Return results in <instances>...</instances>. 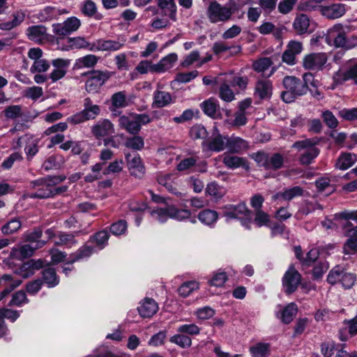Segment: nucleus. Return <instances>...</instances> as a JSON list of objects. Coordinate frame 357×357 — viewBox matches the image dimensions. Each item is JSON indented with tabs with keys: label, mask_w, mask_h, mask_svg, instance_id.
Instances as JSON below:
<instances>
[{
	"label": "nucleus",
	"mask_w": 357,
	"mask_h": 357,
	"mask_svg": "<svg viewBox=\"0 0 357 357\" xmlns=\"http://www.w3.org/2000/svg\"><path fill=\"white\" fill-rule=\"evenodd\" d=\"M227 135H221L215 128L212 135L207 140L203 141L202 146L211 151L220 152L227 149Z\"/></svg>",
	"instance_id": "obj_9"
},
{
	"label": "nucleus",
	"mask_w": 357,
	"mask_h": 357,
	"mask_svg": "<svg viewBox=\"0 0 357 357\" xmlns=\"http://www.w3.org/2000/svg\"><path fill=\"white\" fill-rule=\"evenodd\" d=\"M125 146L133 150L139 151L144 148V139L140 136H134L126 139Z\"/></svg>",
	"instance_id": "obj_54"
},
{
	"label": "nucleus",
	"mask_w": 357,
	"mask_h": 357,
	"mask_svg": "<svg viewBox=\"0 0 357 357\" xmlns=\"http://www.w3.org/2000/svg\"><path fill=\"white\" fill-rule=\"evenodd\" d=\"M321 118L325 124L331 129L336 128L338 126V121L332 112L325 110L321 114Z\"/></svg>",
	"instance_id": "obj_58"
},
{
	"label": "nucleus",
	"mask_w": 357,
	"mask_h": 357,
	"mask_svg": "<svg viewBox=\"0 0 357 357\" xmlns=\"http://www.w3.org/2000/svg\"><path fill=\"white\" fill-rule=\"evenodd\" d=\"M84 234L82 230L75 231L73 233H67L64 231H59L55 236L54 245L57 246H66L71 248L77 243L75 239L76 236Z\"/></svg>",
	"instance_id": "obj_16"
},
{
	"label": "nucleus",
	"mask_w": 357,
	"mask_h": 357,
	"mask_svg": "<svg viewBox=\"0 0 357 357\" xmlns=\"http://www.w3.org/2000/svg\"><path fill=\"white\" fill-rule=\"evenodd\" d=\"M100 109L85 108L67 119V122L75 125L86 121L93 120L100 114Z\"/></svg>",
	"instance_id": "obj_14"
},
{
	"label": "nucleus",
	"mask_w": 357,
	"mask_h": 357,
	"mask_svg": "<svg viewBox=\"0 0 357 357\" xmlns=\"http://www.w3.org/2000/svg\"><path fill=\"white\" fill-rule=\"evenodd\" d=\"M66 178V176H49L30 182V188L35 190L29 195L31 199H48L52 197V185H56Z\"/></svg>",
	"instance_id": "obj_1"
},
{
	"label": "nucleus",
	"mask_w": 357,
	"mask_h": 357,
	"mask_svg": "<svg viewBox=\"0 0 357 357\" xmlns=\"http://www.w3.org/2000/svg\"><path fill=\"white\" fill-rule=\"evenodd\" d=\"M326 43L336 48L351 49L353 45L347 37V31L341 24H336L330 28L325 34Z\"/></svg>",
	"instance_id": "obj_4"
},
{
	"label": "nucleus",
	"mask_w": 357,
	"mask_h": 357,
	"mask_svg": "<svg viewBox=\"0 0 357 357\" xmlns=\"http://www.w3.org/2000/svg\"><path fill=\"white\" fill-rule=\"evenodd\" d=\"M29 299L26 296L25 291L23 290H19L15 292L12 298L8 303L9 306H21L23 304H26L29 303Z\"/></svg>",
	"instance_id": "obj_50"
},
{
	"label": "nucleus",
	"mask_w": 357,
	"mask_h": 357,
	"mask_svg": "<svg viewBox=\"0 0 357 357\" xmlns=\"http://www.w3.org/2000/svg\"><path fill=\"white\" fill-rule=\"evenodd\" d=\"M169 341L182 349H187L192 345V339L183 333L176 334L169 338Z\"/></svg>",
	"instance_id": "obj_43"
},
{
	"label": "nucleus",
	"mask_w": 357,
	"mask_h": 357,
	"mask_svg": "<svg viewBox=\"0 0 357 357\" xmlns=\"http://www.w3.org/2000/svg\"><path fill=\"white\" fill-rule=\"evenodd\" d=\"M126 160L132 175L140 178L145 174V167L138 153H126Z\"/></svg>",
	"instance_id": "obj_12"
},
{
	"label": "nucleus",
	"mask_w": 357,
	"mask_h": 357,
	"mask_svg": "<svg viewBox=\"0 0 357 357\" xmlns=\"http://www.w3.org/2000/svg\"><path fill=\"white\" fill-rule=\"evenodd\" d=\"M105 162H98L92 166V173L87 174L84 177V181L88 183H92L94 181L101 178V171L103 169Z\"/></svg>",
	"instance_id": "obj_48"
},
{
	"label": "nucleus",
	"mask_w": 357,
	"mask_h": 357,
	"mask_svg": "<svg viewBox=\"0 0 357 357\" xmlns=\"http://www.w3.org/2000/svg\"><path fill=\"white\" fill-rule=\"evenodd\" d=\"M81 11L85 16L91 17L97 13L96 4L92 0H86L82 3Z\"/></svg>",
	"instance_id": "obj_56"
},
{
	"label": "nucleus",
	"mask_w": 357,
	"mask_h": 357,
	"mask_svg": "<svg viewBox=\"0 0 357 357\" xmlns=\"http://www.w3.org/2000/svg\"><path fill=\"white\" fill-rule=\"evenodd\" d=\"M346 12L345 6L342 3H328L326 1L321 8V15L328 20L341 17Z\"/></svg>",
	"instance_id": "obj_15"
},
{
	"label": "nucleus",
	"mask_w": 357,
	"mask_h": 357,
	"mask_svg": "<svg viewBox=\"0 0 357 357\" xmlns=\"http://www.w3.org/2000/svg\"><path fill=\"white\" fill-rule=\"evenodd\" d=\"M94 250V247L84 244L75 252H73L70 255V260L67 264H72L77 261L89 257L93 253Z\"/></svg>",
	"instance_id": "obj_26"
},
{
	"label": "nucleus",
	"mask_w": 357,
	"mask_h": 357,
	"mask_svg": "<svg viewBox=\"0 0 357 357\" xmlns=\"http://www.w3.org/2000/svg\"><path fill=\"white\" fill-rule=\"evenodd\" d=\"M250 352L252 357H266L269 355L270 344L268 343H257L250 347Z\"/></svg>",
	"instance_id": "obj_40"
},
{
	"label": "nucleus",
	"mask_w": 357,
	"mask_h": 357,
	"mask_svg": "<svg viewBox=\"0 0 357 357\" xmlns=\"http://www.w3.org/2000/svg\"><path fill=\"white\" fill-rule=\"evenodd\" d=\"M3 114L7 119H10L22 117V107L21 105H10L5 108Z\"/></svg>",
	"instance_id": "obj_53"
},
{
	"label": "nucleus",
	"mask_w": 357,
	"mask_h": 357,
	"mask_svg": "<svg viewBox=\"0 0 357 357\" xmlns=\"http://www.w3.org/2000/svg\"><path fill=\"white\" fill-rule=\"evenodd\" d=\"M251 158L257 163L258 166L262 167L267 170L269 153L264 151H259L253 153L251 155Z\"/></svg>",
	"instance_id": "obj_52"
},
{
	"label": "nucleus",
	"mask_w": 357,
	"mask_h": 357,
	"mask_svg": "<svg viewBox=\"0 0 357 357\" xmlns=\"http://www.w3.org/2000/svg\"><path fill=\"white\" fill-rule=\"evenodd\" d=\"M172 96L169 92L157 90L153 93V106L157 108L164 107L172 102Z\"/></svg>",
	"instance_id": "obj_28"
},
{
	"label": "nucleus",
	"mask_w": 357,
	"mask_h": 357,
	"mask_svg": "<svg viewBox=\"0 0 357 357\" xmlns=\"http://www.w3.org/2000/svg\"><path fill=\"white\" fill-rule=\"evenodd\" d=\"M137 310L141 317L144 318L151 317L157 312L158 306L153 298H146L140 303Z\"/></svg>",
	"instance_id": "obj_20"
},
{
	"label": "nucleus",
	"mask_w": 357,
	"mask_h": 357,
	"mask_svg": "<svg viewBox=\"0 0 357 357\" xmlns=\"http://www.w3.org/2000/svg\"><path fill=\"white\" fill-rule=\"evenodd\" d=\"M152 218L161 223L165 222L169 216V206L166 208H157L151 213Z\"/></svg>",
	"instance_id": "obj_57"
},
{
	"label": "nucleus",
	"mask_w": 357,
	"mask_h": 357,
	"mask_svg": "<svg viewBox=\"0 0 357 357\" xmlns=\"http://www.w3.org/2000/svg\"><path fill=\"white\" fill-rule=\"evenodd\" d=\"M273 84L268 79H259L256 82L255 95L260 99H269L272 96Z\"/></svg>",
	"instance_id": "obj_19"
},
{
	"label": "nucleus",
	"mask_w": 357,
	"mask_h": 357,
	"mask_svg": "<svg viewBox=\"0 0 357 357\" xmlns=\"http://www.w3.org/2000/svg\"><path fill=\"white\" fill-rule=\"evenodd\" d=\"M258 31L262 35L273 33L275 38H280L282 34V29L275 27V26L270 22H265L257 28Z\"/></svg>",
	"instance_id": "obj_39"
},
{
	"label": "nucleus",
	"mask_w": 357,
	"mask_h": 357,
	"mask_svg": "<svg viewBox=\"0 0 357 357\" xmlns=\"http://www.w3.org/2000/svg\"><path fill=\"white\" fill-rule=\"evenodd\" d=\"M327 61L324 53H312L306 55L303 60V66L306 70H319Z\"/></svg>",
	"instance_id": "obj_11"
},
{
	"label": "nucleus",
	"mask_w": 357,
	"mask_h": 357,
	"mask_svg": "<svg viewBox=\"0 0 357 357\" xmlns=\"http://www.w3.org/2000/svg\"><path fill=\"white\" fill-rule=\"evenodd\" d=\"M357 160V156L351 153H342L337 158L335 166L337 168L345 170L351 167Z\"/></svg>",
	"instance_id": "obj_31"
},
{
	"label": "nucleus",
	"mask_w": 357,
	"mask_h": 357,
	"mask_svg": "<svg viewBox=\"0 0 357 357\" xmlns=\"http://www.w3.org/2000/svg\"><path fill=\"white\" fill-rule=\"evenodd\" d=\"M41 274L43 284H45L47 287L52 288L59 284V277L54 268L47 267L41 272Z\"/></svg>",
	"instance_id": "obj_24"
},
{
	"label": "nucleus",
	"mask_w": 357,
	"mask_h": 357,
	"mask_svg": "<svg viewBox=\"0 0 357 357\" xmlns=\"http://www.w3.org/2000/svg\"><path fill=\"white\" fill-rule=\"evenodd\" d=\"M218 218V213L211 209L203 210L198 214L199 220L206 225H211L215 223Z\"/></svg>",
	"instance_id": "obj_38"
},
{
	"label": "nucleus",
	"mask_w": 357,
	"mask_h": 357,
	"mask_svg": "<svg viewBox=\"0 0 357 357\" xmlns=\"http://www.w3.org/2000/svg\"><path fill=\"white\" fill-rule=\"evenodd\" d=\"M50 68V63L45 59H39L34 61L33 63L31 66L30 71L32 73H44Z\"/></svg>",
	"instance_id": "obj_62"
},
{
	"label": "nucleus",
	"mask_w": 357,
	"mask_h": 357,
	"mask_svg": "<svg viewBox=\"0 0 357 357\" xmlns=\"http://www.w3.org/2000/svg\"><path fill=\"white\" fill-rule=\"evenodd\" d=\"M339 117L348 121L357 120V107L351 109L344 108L337 113Z\"/></svg>",
	"instance_id": "obj_61"
},
{
	"label": "nucleus",
	"mask_w": 357,
	"mask_h": 357,
	"mask_svg": "<svg viewBox=\"0 0 357 357\" xmlns=\"http://www.w3.org/2000/svg\"><path fill=\"white\" fill-rule=\"evenodd\" d=\"M177 59L178 56L176 53H171L165 56L158 63H155L154 68L155 73H161L169 70L173 67Z\"/></svg>",
	"instance_id": "obj_23"
},
{
	"label": "nucleus",
	"mask_w": 357,
	"mask_h": 357,
	"mask_svg": "<svg viewBox=\"0 0 357 357\" xmlns=\"http://www.w3.org/2000/svg\"><path fill=\"white\" fill-rule=\"evenodd\" d=\"M119 124L121 128L125 129L128 132L132 135H137L141 130V126L135 121L126 116H121L119 119Z\"/></svg>",
	"instance_id": "obj_25"
},
{
	"label": "nucleus",
	"mask_w": 357,
	"mask_h": 357,
	"mask_svg": "<svg viewBox=\"0 0 357 357\" xmlns=\"http://www.w3.org/2000/svg\"><path fill=\"white\" fill-rule=\"evenodd\" d=\"M43 235V230L40 227H36L30 232H27L24 236V240L29 243H35V248H40L46 244L45 241L40 240Z\"/></svg>",
	"instance_id": "obj_30"
},
{
	"label": "nucleus",
	"mask_w": 357,
	"mask_h": 357,
	"mask_svg": "<svg viewBox=\"0 0 357 357\" xmlns=\"http://www.w3.org/2000/svg\"><path fill=\"white\" fill-rule=\"evenodd\" d=\"M90 75L85 84V89L89 93L97 92L100 86H102L111 76V73L107 70H93L82 74V75Z\"/></svg>",
	"instance_id": "obj_8"
},
{
	"label": "nucleus",
	"mask_w": 357,
	"mask_h": 357,
	"mask_svg": "<svg viewBox=\"0 0 357 357\" xmlns=\"http://www.w3.org/2000/svg\"><path fill=\"white\" fill-rule=\"evenodd\" d=\"M169 216L179 221L188 219L191 216V212L187 209H178L174 206H169Z\"/></svg>",
	"instance_id": "obj_41"
},
{
	"label": "nucleus",
	"mask_w": 357,
	"mask_h": 357,
	"mask_svg": "<svg viewBox=\"0 0 357 357\" xmlns=\"http://www.w3.org/2000/svg\"><path fill=\"white\" fill-rule=\"evenodd\" d=\"M304 190L300 186L284 189L281 192V198L285 201H291L296 197L303 196Z\"/></svg>",
	"instance_id": "obj_46"
},
{
	"label": "nucleus",
	"mask_w": 357,
	"mask_h": 357,
	"mask_svg": "<svg viewBox=\"0 0 357 357\" xmlns=\"http://www.w3.org/2000/svg\"><path fill=\"white\" fill-rule=\"evenodd\" d=\"M155 63L150 60H142L135 67V70L140 74H146L149 72L155 73Z\"/></svg>",
	"instance_id": "obj_55"
},
{
	"label": "nucleus",
	"mask_w": 357,
	"mask_h": 357,
	"mask_svg": "<svg viewBox=\"0 0 357 357\" xmlns=\"http://www.w3.org/2000/svg\"><path fill=\"white\" fill-rule=\"evenodd\" d=\"M158 6L160 8L165 15L168 16L173 21L176 20V6L174 0H157Z\"/></svg>",
	"instance_id": "obj_29"
},
{
	"label": "nucleus",
	"mask_w": 357,
	"mask_h": 357,
	"mask_svg": "<svg viewBox=\"0 0 357 357\" xmlns=\"http://www.w3.org/2000/svg\"><path fill=\"white\" fill-rule=\"evenodd\" d=\"M224 165L229 169H237L242 167L248 169V164L245 158L236 155L225 154L222 160Z\"/></svg>",
	"instance_id": "obj_22"
},
{
	"label": "nucleus",
	"mask_w": 357,
	"mask_h": 357,
	"mask_svg": "<svg viewBox=\"0 0 357 357\" xmlns=\"http://www.w3.org/2000/svg\"><path fill=\"white\" fill-rule=\"evenodd\" d=\"M21 227L22 222L20 218H14L1 227V231L3 234H12L17 231Z\"/></svg>",
	"instance_id": "obj_44"
},
{
	"label": "nucleus",
	"mask_w": 357,
	"mask_h": 357,
	"mask_svg": "<svg viewBox=\"0 0 357 357\" xmlns=\"http://www.w3.org/2000/svg\"><path fill=\"white\" fill-rule=\"evenodd\" d=\"M273 64V63L270 58L263 57L253 62L252 68L255 71L261 73L264 77H270L276 70V68L272 67L268 73H266V71L268 70Z\"/></svg>",
	"instance_id": "obj_18"
},
{
	"label": "nucleus",
	"mask_w": 357,
	"mask_h": 357,
	"mask_svg": "<svg viewBox=\"0 0 357 357\" xmlns=\"http://www.w3.org/2000/svg\"><path fill=\"white\" fill-rule=\"evenodd\" d=\"M81 22L76 17L67 18L62 23H56L52 25V31L54 35L58 36L56 43L60 45V41L66 36L76 31L80 26Z\"/></svg>",
	"instance_id": "obj_6"
},
{
	"label": "nucleus",
	"mask_w": 357,
	"mask_h": 357,
	"mask_svg": "<svg viewBox=\"0 0 357 357\" xmlns=\"http://www.w3.org/2000/svg\"><path fill=\"white\" fill-rule=\"evenodd\" d=\"M47 29L43 25L31 26L26 29L27 37L33 41H39L44 38Z\"/></svg>",
	"instance_id": "obj_34"
},
{
	"label": "nucleus",
	"mask_w": 357,
	"mask_h": 357,
	"mask_svg": "<svg viewBox=\"0 0 357 357\" xmlns=\"http://www.w3.org/2000/svg\"><path fill=\"white\" fill-rule=\"evenodd\" d=\"M189 135L190 137L193 139H204L206 138L208 135V132L206 128L200 125L196 124L194 125L189 131Z\"/></svg>",
	"instance_id": "obj_51"
},
{
	"label": "nucleus",
	"mask_w": 357,
	"mask_h": 357,
	"mask_svg": "<svg viewBox=\"0 0 357 357\" xmlns=\"http://www.w3.org/2000/svg\"><path fill=\"white\" fill-rule=\"evenodd\" d=\"M91 132L96 137H104L114 132V126L110 121L104 119L94 125Z\"/></svg>",
	"instance_id": "obj_21"
},
{
	"label": "nucleus",
	"mask_w": 357,
	"mask_h": 357,
	"mask_svg": "<svg viewBox=\"0 0 357 357\" xmlns=\"http://www.w3.org/2000/svg\"><path fill=\"white\" fill-rule=\"evenodd\" d=\"M89 46V42L83 37L68 38L66 47H60L62 50L70 49H86Z\"/></svg>",
	"instance_id": "obj_36"
},
{
	"label": "nucleus",
	"mask_w": 357,
	"mask_h": 357,
	"mask_svg": "<svg viewBox=\"0 0 357 357\" xmlns=\"http://www.w3.org/2000/svg\"><path fill=\"white\" fill-rule=\"evenodd\" d=\"M301 280L302 276L301 273L295 268L293 264L290 265L282 280L284 293L287 295L294 293L300 285Z\"/></svg>",
	"instance_id": "obj_7"
},
{
	"label": "nucleus",
	"mask_w": 357,
	"mask_h": 357,
	"mask_svg": "<svg viewBox=\"0 0 357 357\" xmlns=\"http://www.w3.org/2000/svg\"><path fill=\"white\" fill-rule=\"evenodd\" d=\"M219 95L221 99L226 102H231L234 99V93L229 86L223 83L220 86Z\"/></svg>",
	"instance_id": "obj_60"
},
{
	"label": "nucleus",
	"mask_w": 357,
	"mask_h": 357,
	"mask_svg": "<svg viewBox=\"0 0 357 357\" xmlns=\"http://www.w3.org/2000/svg\"><path fill=\"white\" fill-rule=\"evenodd\" d=\"M199 289V283L196 281L185 282L178 289V292L182 297L188 296L193 291Z\"/></svg>",
	"instance_id": "obj_49"
},
{
	"label": "nucleus",
	"mask_w": 357,
	"mask_h": 357,
	"mask_svg": "<svg viewBox=\"0 0 357 357\" xmlns=\"http://www.w3.org/2000/svg\"><path fill=\"white\" fill-rule=\"evenodd\" d=\"M66 9H60L56 7L47 6L40 13L41 20L43 21H49L53 19H56L59 16L68 13Z\"/></svg>",
	"instance_id": "obj_32"
},
{
	"label": "nucleus",
	"mask_w": 357,
	"mask_h": 357,
	"mask_svg": "<svg viewBox=\"0 0 357 357\" xmlns=\"http://www.w3.org/2000/svg\"><path fill=\"white\" fill-rule=\"evenodd\" d=\"M100 57L93 54H87L84 56L77 59L75 63V68H93L94 67Z\"/></svg>",
	"instance_id": "obj_37"
},
{
	"label": "nucleus",
	"mask_w": 357,
	"mask_h": 357,
	"mask_svg": "<svg viewBox=\"0 0 357 357\" xmlns=\"http://www.w3.org/2000/svg\"><path fill=\"white\" fill-rule=\"evenodd\" d=\"M112 107L115 108H123L128 105L126 94L125 91H119L114 93L111 97Z\"/></svg>",
	"instance_id": "obj_47"
},
{
	"label": "nucleus",
	"mask_w": 357,
	"mask_h": 357,
	"mask_svg": "<svg viewBox=\"0 0 357 357\" xmlns=\"http://www.w3.org/2000/svg\"><path fill=\"white\" fill-rule=\"evenodd\" d=\"M109 237L107 231L102 230L91 236L89 241H95L100 248L102 249L107 244Z\"/></svg>",
	"instance_id": "obj_59"
},
{
	"label": "nucleus",
	"mask_w": 357,
	"mask_h": 357,
	"mask_svg": "<svg viewBox=\"0 0 357 357\" xmlns=\"http://www.w3.org/2000/svg\"><path fill=\"white\" fill-rule=\"evenodd\" d=\"M298 312L297 305L294 303L288 304L282 311L280 317L277 315L281 321L288 324L294 319Z\"/></svg>",
	"instance_id": "obj_35"
},
{
	"label": "nucleus",
	"mask_w": 357,
	"mask_h": 357,
	"mask_svg": "<svg viewBox=\"0 0 357 357\" xmlns=\"http://www.w3.org/2000/svg\"><path fill=\"white\" fill-rule=\"evenodd\" d=\"M222 214L228 220L239 218L241 215L249 217L250 211L244 202L238 204H227L222 208Z\"/></svg>",
	"instance_id": "obj_10"
},
{
	"label": "nucleus",
	"mask_w": 357,
	"mask_h": 357,
	"mask_svg": "<svg viewBox=\"0 0 357 357\" xmlns=\"http://www.w3.org/2000/svg\"><path fill=\"white\" fill-rule=\"evenodd\" d=\"M348 239L344 244V250L347 254L357 252V236L346 235Z\"/></svg>",
	"instance_id": "obj_64"
},
{
	"label": "nucleus",
	"mask_w": 357,
	"mask_h": 357,
	"mask_svg": "<svg viewBox=\"0 0 357 357\" xmlns=\"http://www.w3.org/2000/svg\"><path fill=\"white\" fill-rule=\"evenodd\" d=\"M293 29L298 35L310 33L314 31V24L305 14L297 15L293 22Z\"/></svg>",
	"instance_id": "obj_13"
},
{
	"label": "nucleus",
	"mask_w": 357,
	"mask_h": 357,
	"mask_svg": "<svg viewBox=\"0 0 357 357\" xmlns=\"http://www.w3.org/2000/svg\"><path fill=\"white\" fill-rule=\"evenodd\" d=\"M326 0H307L301 4V8L305 12L319 10L321 14V8Z\"/></svg>",
	"instance_id": "obj_42"
},
{
	"label": "nucleus",
	"mask_w": 357,
	"mask_h": 357,
	"mask_svg": "<svg viewBox=\"0 0 357 357\" xmlns=\"http://www.w3.org/2000/svg\"><path fill=\"white\" fill-rule=\"evenodd\" d=\"M201 108L205 114L213 119H218L220 116L219 105L212 98L204 101L201 104Z\"/></svg>",
	"instance_id": "obj_27"
},
{
	"label": "nucleus",
	"mask_w": 357,
	"mask_h": 357,
	"mask_svg": "<svg viewBox=\"0 0 357 357\" xmlns=\"http://www.w3.org/2000/svg\"><path fill=\"white\" fill-rule=\"evenodd\" d=\"M236 4L229 1L226 6H222L216 1L210 3L207 9V16L212 23L225 22L230 20L236 11Z\"/></svg>",
	"instance_id": "obj_2"
},
{
	"label": "nucleus",
	"mask_w": 357,
	"mask_h": 357,
	"mask_svg": "<svg viewBox=\"0 0 357 357\" xmlns=\"http://www.w3.org/2000/svg\"><path fill=\"white\" fill-rule=\"evenodd\" d=\"M36 250L37 248H35V247L29 244H25L18 248L13 249L11 255L15 259L22 260L31 257Z\"/></svg>",
	"instance_id": "obj_33"
},
{
	"label": "nucleus",
	"mask_w": 357,
	"mask_h": 357,
	"mask_svg": "<svg viewBox=\"0 0 357 357\" xmlns=\"http://www.w3.org/2000/svg\"><path fill=\"white\" fill-rule=\"evenodd\" d=\"M284 156L279 153H275L268 158V163L267 170H278L283 167Z\"/></svg>",
	"instance_id": "obj_45"
},
{
	"label": "nucleus",
	"mask_w": 357,
	"mask_h": 357,
	"mask_svg": "<svg viewBox=\"0 0 357 357\" xmlns=\"http://www.w3.org/2000/svg\"><path fill=\"white\" fill-rule=\"evenodd\" d=\"M319 140L317 138L306 139L296 142L293 144L292 147L298 150L305 149V151L301 154L299 162L303 165H308L312 163L315 158L319 153V149L314 146L317 144Z\"/></svg>",
	"instance_id": "obj_5"
},
{
	"label": "nucleus",
	"mask_w": 357,
	"mask_h": 357,
	"mask_svg": "<svg viewBox=\"0 0 357 357\" xmlns=\"http://www.w3.org/2000/svg\"><path fill=\"white\" fill-rule=\"evenodd\" d=\"M282 84L286 90L281 93V98L285 102H291L306 93V88L302 84V80L295 76H285Z\"/></svg>",
	"instance_id": "obj_3"
},
{
	"label": "nucleus",
	"mask_w": 357,
	"mask_h": 357,
	"mask_svg": "<svg viewBox=\"0 0 357 357\" xmlns=\"http://www.w3.org/2000/svg\"><path fill=\"white\" fill-rule=\"evenodd\" d=\"M249 147V144L245 139L231 135H227V149L231 153H240Z\"/></svg>",
	"instance_id": "obj_17"
},
{
	"label": "nucleus",
	"mask_w": 357,
	"mask_h": 357,
	"mask_svg": "<svg viewBox=\"0 0 357 357\" xmlns=\"http://www.w3.org/2000/svg\"><path fill=\"white\" fill-rule=\"evenodd\" d=\"M254 222L259 227L266 226L270 222V216L267 213L262 210L257 211H255Z\"/></svg>",
	"instance_id": "obj_63"
}]
</instances>
